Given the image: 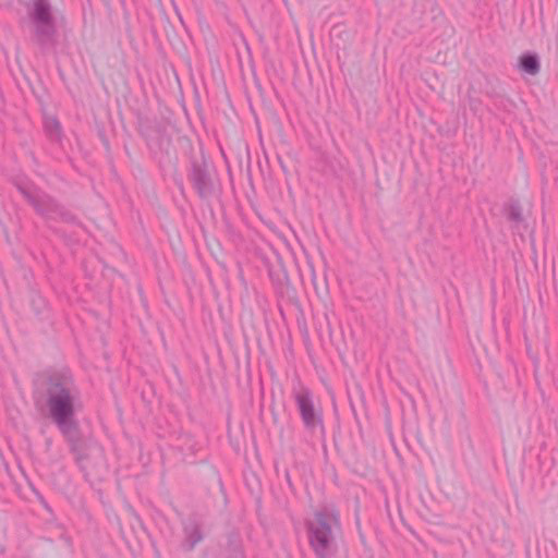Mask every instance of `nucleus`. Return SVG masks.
Returning a JSON list of instances; mask_svg holds the SVG:
<instances>
[{
	"mask_svg": "<svg viewBox=\"0 0 558 558\" xmlns=\"http://www.w3.org/2000/svg\"><path fill=\"white\" fill-rule=\"evenodd\" d=\"M229 558H244V554L241 549H236Z\"/></svg>",
	"mask_w": 558,
	"mask_h": 558,
	"instance_id": "obj_12",
	"label": "nucleus"
},
{
	"mask_svg": "<svg viewBox=\"0 0 558 558\" xmlns=\"http://www.w3.org/2000/svg\"><path fill=\"white\" fill-rule=\"evenodd\" d=\"M293 397L305 427L310 430H315L318 426H322V416L314 408L313 396L310 389L299 383L293 388Z\"/></svg>",
	"mask_w": 558,
	"mask_h": 558,
	"instance_id": "obj_4",
	"label": "nucleus"
},
{
	"mask_svg": "<svg viewBox=\"0 0 558 558\" xmlns=\"http://www.w3.org/2000/svg\"><path fill=\"white\" fill-rule=\"evenodd\" d=\"M44 125L47 135L51 140L59 141L61 138V124L56 118L46 117Z\"/></svg>",
	"mask_w": 558,
	"mask_h": 558,
	"instance_id": "obj_10",
	"label": "nucleus"
},
{
	"mask_svg": "<svg viewBox=\"0 0 558 558\" xmlns=\"http://www.w3.org/2000/svg\"><path fill=\"white\" fill-rule=\"evenodd\" d=\"M70 446L71 452L74 454L76 462L82 465L87 458L89 442L80 435L78 423L59 429Z\"/></svg>",
	"mask_w": 558,
	"mask_h": 558,
	"instance_id": "obj_6",
	"label": "nucleus"
},
{
	"mask_svg": "<svg viewBox=\"0 0 558 558\" xmlns=\"http://www.w3.org/2000/svg\"><path fill=\"white\" fill-rule=\"evenodd\" d=\"M184 534H185V541L187 543L189 549L194 548V546L197 543H199L203 538L199 527L195 522L185 523Z\"/></svg>",
	"mask_w": 558,
	"mask_h": 558,
	"instance_id": "obj_8",
	"label": "nucleus"
},
{
	"mask_svg": "<svg viewBox=\"0 0 558 558\" xmlns=\"http://www.w3.org/2000/svg\"><path fill=\"white\" fill-rule=\"evenodd\" d=\"M192 182L201 197H206L211 193L213 184L209 174L199 166H194L192 170Z\"/></svg>",
	"mask_w": 558,
	"mask_h": 558,
	"instance_id": "obj_7",
	"label": "nucleus"
},
{
	"mask_svg": "<svg viewBox=\"0 0 558 558\" xmlns=\"http://www.w3.org/2000/svg\"><path fill=\"white\" fill-rule=\"evenodd\" d=\"M508 217L510 220L520 222L523 220L522 210L518 204H512L508 210Z\"/></svg>",
	"mask_w": 558,
	"mask_h": 558,
	"instance_id": "obj_11",
	"label": "nucleus"
},
{
	"mask_svg": "<svg viewBox=\"0 0 558 558\" xmlns=\"http://www.w3.org/2000/svg\"><path fill=\"white\" fill-rule=\"evenodd\" d=\"M308 544L316 558H331L338 551L341 537L340 515L333 508H322L313 512L305 522Z\"/></svg>",
	"mask_w": 558,
	"mask_h": 558,
	"instance_id": "obj_2",
	"label": "nucleus"
},
{
	"mask_svg": "<svg viewBox=\"0 0 558 558\" xmlns=\"http://www.w3.org/2000/svg\"><path fill=\"white\" fill-rule=\"evenodd\" d=\"M28 17L34 25L36 40L40 45L50 43L56 34V21L48 0H33L28 8Z\"/></svg>",
	"mask_w": 558,
	"mask_h": 558,
	"instance_id": "obj_3",
	"label": "nucleus"
},
{
	"mask_svg": "<svg viewBox=\"0 0 558 558\" xmlns=\"http://www.w3.org/2000/svg\"><path fill=\"white\" fill-rule=\"evenodd\" d=\"M17 189L25 198L34 206L35 210L48 218L61 215L59 205L47 194L29 184H17Z\"/></svg>",
	"mask_w": 558,
	"mask_h": 558,
	"instance_id": "obj_5",
	"label": "nucleus"
},
{
	"mask_svg": "<svg viewBox=\"0 0 558 558\" xmlns=\"http://www.w3.org/2000/svg\"><path fill=\"white\" fill-rule=\"evenodd\" d=\"M48 416L59 429L77 423L82 410L81 391L72 376L57 374L49 378L46 388Z\"/></svg>",
	"mask_w": 558,
	"mask_h": 558,
	"instance_id": "obj_1",
	"label": "nucleus"
},
{
	"mask_svg": "<svg viewBox=\"0 0 558 558\" xmlns=\"http://www.w3.org/2000/svg\"><path fill=\"white\" fill-rule=\"evenodd\" d=\"M521 69L530 75H536L539 72V61L534 54H524L520 59Z\"/></svg>",
	"mask_w": 558,
	"mask_h": 558,
	"instance_id": "obj_9",
	"label": "nucleus"
}]
</instances>
